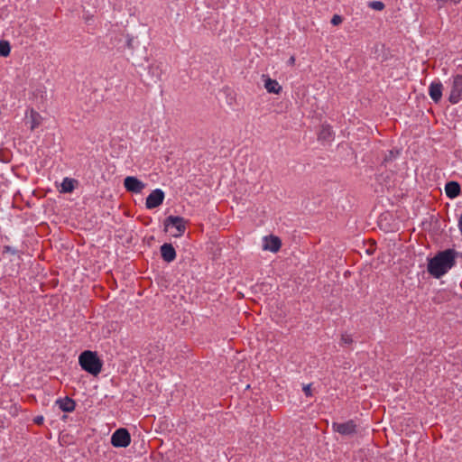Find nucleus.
I'll return each instance as SVG.
<instances>
[{"instance_id":"nucleus-24","label":"nucleus","mask_w":462,"mask_h":462,"mask_svg":"<svg viewBox=\"0 0 462 462\" xmlns=\"http://www.w3.org/2000/svg\"><path fill=\"white\" fill-rule=\"evenodd\" d=\"M42 421H43V418H42V417H37V418L35 419V422H36L37 424H41Z\"/></svg>"},{"instance_id":"nucleus-1","label":"nucleus","mask_w":462,"mask_h":462,"mask_svg":"<svg viewBox=\"0 0 462 462\" xmlns=\"http://www.w3.org/2000/svg\"><path fill=\"white\" fill-rule=\"evenodd\" d=\"M457 253L453 249H447L438 253L429 260L428 272L439 279L445 275L456 263Z\"/></svg>"},{"instance_id":"nucleus-14","label":"nucleus","mask_w":462,"mask_h":462,"mask_svg":"<svg viewBox=\"0 0 462 462\" xmlns=\"http://www.w3.org/2000/svg\"><path fill=\"white\" fill-rule=\"evenodd\" d=\"M445 192L448 198L454 199L459 195L460 186L455 181L448 182L445 186Z\"/></svg>"},{"instance_id":"nucleus-6","label":"nucleus","mask_w":462,"mask_h":462,"mask_svg":"<svg viewBox=\"0 0 462 462\" xmlns=\"http://www.w3.org/2000/svg\"><path fill=\"white\" fill-rule=\"evenodd\" d=\"M164 192L161 189L152 190L146 198L145 206L149 209L155 208L162 204Z\"/></svg>"},{"instance_id":"nucleus-17","label":"nucleus","mask_w":462,"mask_h":462,"mask_svg":"<svg viewBox=\"0 0 462 462\" xmlns=\"http://www.w3.org/2000/svg\"><path fill=\"white\" fill-rule=\"evenodd\" d=\"M319 138L325 142H330L333 139L331 127L329 125H323L319 134Z\"/></svg>"},{"instance_id":"nucleus-11","label":"nucleus","mask_w":462,"mask_h":462,"mask_svg":"<svg viewBox=\"0 0 462 462\" xmlns=\"http://www.w3.org/2000/svg\"><path fill=\"white\" fill-rule=\"evenodd\" d=\"M161 254L167 263H171L176 258V251L171 244H163L161 246Z\"/></svg>"},{"instance_id":"nucleus-22","label":"nucleus","mask_w":462,"mask_h":462,"mask_svg":"<svg viewBox=\"0 0 462 462\" xmlns=\"http://www.w3.org/2000/svg\"><path fill=\"white\" fill-rule=\"evenodd\" d=\"M342 341L344 344H350L352 342V339L349 337V336H343Z\"/></svg>"},{"instance_id":"nucleus-4","label":"nucleus","mask_w":462,"mask_h":462,"mask_svg":"<svg viewBox=\"0 0 462 462\" xmlns=\"http://www.w3.org/2000/svg\"><path fill=\"white\" fill-rule=\"evenodd\" d=\"M449 96L448 101L451 104H457L462 99V75H455L448 80Z\"/></svg>"},{"instance_id":"nucleus-8","label":"nucleus","mask_w":462,"mask_h":462,"mask_svg":"<svg viewBox=\"0 0 462 462\" xmlns=\"http://www.w3.org/2000/svg\"><path fill=\"white\" fill-rule=\"evenodd\" d=\"M332 428L343 436H351L356 432V426L353 420H348L346 422H334Z\"/></svg>"},{"instance_id":"nucleus-15","label":"nucleus","mask_w":462,"mask_h":462,"mask_svg":"<svg viewBox=\"0 0 462 462\" xmlns=\"http://www.w3.org/2000/svg\"><path fill=\"white\" fill-rule=\"evenodd\" d=\"M76 180L70 178H64L60 185V192L70 193L75 189Z\"/></svg>"},{"instance_id":"nucleus-7","label":"nucleus","mask_w":462,"mask_h":462,"mask_svg":"<svg viewBox=\"0 0 462 462\" xmlns=\"http://www.w3.org/2000/svg\"><path fill=\"white\" fill-rule=\"evenodd\" d=\"M124 186L127 191L136 194L141 193L145 188V184L134 176L126 177L124 180Z\"/></svg>"},{"instance_id":"nucleus-21","label":"nucleus","mask_w":462,"mask_h":462,"mask_svg":"<svg viewBox=\"0 0 462 462\" xmlns=\"http://www.w3.org/2000/svg\"><path fill=\"white\" fill-rule=\"evenodd\" d=\"M303 391H304V393H305V394H306L307 396H310V395H311V387H310V384L305 385V386L303 387Z\"/></svg>"},{"instance_id":"nucleus-19","label":"nucleus","mask_w":462,"mask_h":462,"mask_svg":"<svg viewBox=\"0 0 462 462\" xmlns=\"http://www.w3.org/2000/svg\"><path fill=\"white\" fill-rule=\"evenodd\" d=\"M369 6L376 11H382L384 8V4L381 1H374L369 4Z\"/></svg>"},{"instance_id":"nucleus-13","label":"nucleus","mask_w":462,"mask_h":462,"mask_svg":"<svg viewBox=\"0 0 462 462\" xmlns=\"http://www.w3.org/2000/svg\"><path fill=\"white\" fill-rule=\"evenodd\" d=\"M56 404L59 406V408L63 411H67V412H71L75 410V402L69 398V397H66V398H60L56 401Z\"/></svg>"},{"instance_id":"nucleus-20","label":"nucleus","mask_w":462,"mask_h":462,"mask_svg":"<svg viewBox=\"0 0 462 462\" xmlns=\"http://www.w3.org/2000/svg\"><path fill=\"white\" fill-rule=\"evenodd\" d=\"M342 23V17L340 15L335 14L331 19V23L333 25H338Z\"/></svg>"},{"instance_id":"nucleus-10","label":"nucleus","mask_w":462,"mask_h":462,"mask_svg":"<svg viewBox=\"0 0 462 462\" xmlns=\"http://www.w3.org/2000/svg\"><path fill=\"white\" fill-rule=\"evenodd\" d=\"M281 247V240L274 236H264L263 239V249L270 252H277Z\"/></svg>"},{"instance_id":"nucleus-16","label":"nucleus","mask_w":462,"mask_h":462,"mask_svg":"<svg viewBox=\"0 0 462 462\" xmlns=\"http://www.w3.org/2000/svg\"><path fill=\"white\" fill-rule=\"evenodd\" d=\"M264 88L269 93L278 94L282 88L279 83L272 79H267L264 82Z\"/></svg>"},{"instance_id":"nucleus-18","label":"nucleus","mask_w":462,"mask_h":462,"mask_svg":"<svg viewBox=\"0 0 462 462\" xmlns=\"http://www.w3.org/2000/svg\"><path fill=\"white\" fill-rule=\"evenodd\" d=\"M11 52V46L7 41H0V55L2 57L9 56Z\"/></svg>"},{"instance_id":"nucleus-2","label":"nucleus","mask_w":462,"mask_h":462,"mask_svg":"<svg viewBox=\"0 0 462 462\" xmlns=\"http://www.w3.org/2000/svg\"><path fill=\"white\" fill-rule=\"evenodd\" d=\"M79 363L83 370L92 375H97L101 372L102 362L97 354L91 351H84L79 357Z\"/></svg>"},{"instance_id":"nucleus-5","label":"nucleus","mask_w":462,"mask_h":462,"mask_svg":"<svg viewBox=\"0 0 462 462\" xmlns=\"http://www.w3.org/2000/svg\"><path fill=\"white\" fill-rule=\"evenodd\" d=\"M131 442V436L127 430L121 428L116 430L111 437V444L116 448H126Z\"/></svg>"},{"instance_id":"nucleus-23","label":"nucleus","mask_w":462,"mask_h":462,"mask_svg":"<svg viewBox=\"0 0 462 462\" xmlns=\"http://www.w3.org/2000/svg\"><path fill=\"white\" fill-rule=\"evenodd\" d=\"M458 228H459V231L462 235V215L460 216V218L458 220Z\"/></svg>"},{"instance_id":"nucleus-25","label":"nucleus","mask_w":462,"mask_h":462,"mask_svg":"<svg viewBox=\"0 0 462 462\" xmlns=\"http://www.w3.org/2000/svg\"><path fill=\"white\" fill-rule=\"evenodd\" d=\"M294 62H295V58L294 57H291L290 60H289V63L291 65H292Z\"/></svg>"},{"instance_id":"nucleus-26","label":"nucleus","mask_w":462,"mask_h":462,"mask_svg":"<svg viewBox=\"0 0 462 462\" xmlns=\"http://www.w3.org/2000/svg\"><path fill=\"white\" fill-rule=\"evenodd\" d=\"M454 4H458L461 0H450Z\"/></svg>"},{"instance_id":"nucleus-3","label":"nucleus","mask_w":462,"mask_h":462,"mask_svg":"<svg viewBox=\"0 0 462 462\" xmlns=\"http://www.w3.org/2000/svg\"><path fill=\"white\" fill-rule=\"evenodd\" d=\"M164 230L173 237H180L186 231V220L181 217L170 216L164 220Z\"/></svg>"},{"instance_id":"nucleus-12","label":"nucleus","mask_w":462,"mask_h":462,"mask_svg":"<svg viewBox=\"0 0 462 462\" xmlns=\"http://www.w3.org/2000/svg\"><path fill=\"white\" fill-rule=\"evenodd\" d=\"M27 122L31 130H34L37 128L42 123V116L39 113L34 111L33 109L30 110L29 113L26 114Z\"/></svg>"},{"instance_id":"nucleus-9","label":"nucleus","mask_w":462,"mask_h":462,"mask_svg":"<svg viewBox=\"0 0 462 462\" xmlns=\"http://www.w3.org/2000/svg\"><path fill=\"white\" fill-rule=\"evenodd\" d=\"M443 85L439 80L432 81L429 87V95L430 98L439 103L442 97Z\"/></svg>"}]
</instances>
